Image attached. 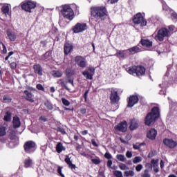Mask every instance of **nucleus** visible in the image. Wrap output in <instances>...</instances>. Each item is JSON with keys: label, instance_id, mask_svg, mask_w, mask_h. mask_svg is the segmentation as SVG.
Wrapping results in <instances>:
<instances>
[{"label": "nucleus", "instance_id": "obj_62", "mask_svg": "<svg viewBox=\"0 0 177 177\" xmlns=\"http://www.w3.org/2000/svg\"><path fill=\"white\" fill-rule=\"evenodd\" d=\"M160 168L162 169V168H164V161L163 160H160Z\"/></svg>", "mask_w": 177, "mask_h": 177}, {"label": "nucleus", "instance_id": "obj_41", "mask_svg": "<svg viewBox=\"0 0 177 177\" xmlns=\"http://www.w3.org/2000/svg\"><path fill=\"white\" fill-rule=\"evenodd\" d=\"M113 174L114 176H115V177H123L122 171H121L115 170V171H113Z\"/></svg>", "mask_w": 177, "mask_h": 177}, {"label": "nucleus", "instance_id": "obj_45", "mask_svg": "<svg viewBox=\"0 0 177 177\" xmlns=\"http://www.w3.org/2000/svg\"><path fill=\"white\" fill-rule=\"evenodd\" d=\"M151 164L153 167V168L156 167H158V160H151Z\"/></svg>", "mask_w": 177, "mask_h": 177}, {"label": "nucleus", "instance_id": "obj_6", "mask_svg": "<svg viewBox=\"0 0 177 177\" xmlns=\"http://www.w3.org/2000/svg\"><path fill=\"white\" fill-rule=\"evenodd\" d=\"M134 24H140L141 27H145L147 24V21L143 17V15L140 12L136 15L133 19Z\"/></svg>", "mask_w": 177, "mask_h": 177}, {"label": "nucleus", "instance_id": "obj_8", "mask_svg": "<svg viewBox=\"0 0 177 177\" xmlns=\"http://www.w3.org/2000/svg\"><path fill=\"white\" fill-rule=\"evenodd\" d=\"M76 64L81 68H85L86 67V59L81 55L76 56L75 58Z\"/></svg>", "mask_w": 177, "mask_h": 177}, {"label": "nucleus", "instance_id": "obj_50", "mask_svg": "<svg viewBox=\"0 0 177 177\" xmlns=\"http://www.w3.org/2000/svg\"><path fill=\"white\" fill-rule=\"evenodd\" d=\"M145 167L147 168V169H149V171H151V169H153V165H151V163H147L145 165Z\"/></svg>", "mask_w": 177, "mask_h": 177}, {"label": "nucleus", "instance_id": "obj_19", "mask_svg": "<svg viewBox=\"0 0 177 177\" xmlns=\"http://www.w3.org/2000/svg\"><path fill=\"white\" fill-rule=\"evenodd\" d=\"M140 44L145 48H151V46H153V41H150L149 39H142L140 40Z\"/></svg>", "mask_w": 177, "mask_h": 177}, {"label": "nucleus", "instance_id": "obj_35", "mask_svg": "<svg viewBox=\"0 0 177 177\" xmlns=\"http://www.w3.org/2000/svg\"><path fill=\"white\" fill-rule=\"evenodd\" d=\"M149 171L148 169H146L144 170V171L141 174V177H151V175L149 173Z\"/></svg>", "mask_w": 177, "mask_h": 177}, {"label": "nucleus", "instance_id": "obj_38", "mask_svg": "<svg viewBox=\"0 0 177 177\" xmlns=\"http://www.w3.org/2000/svg\"><path fill=\"white\" fill-rule=\"evenodd\" d=\"M6 135V127L3 126L0 127V136H5Z\"/></svg>", "mask_w": 177, "mask_h": 177}, {"label": "nucleus", "instance_id": "obj_12", "mask_svg": "<svg viewBox=\"0 0 177 177\" xmlns=\"http://www.w3.org/2000/svg\"><path fill=\"white\" fill-rule=\"evenodd\" d=\"M127 128L128 123L127 122V121L121 122L115 127V131H118L119 132H127Z\"/></svg>", "mask_w": 177, "mask_h": 177}, {"label": "nucleus", "instance_id": "obj_4", "mask_svg": "<svg viewBox=\"0 0 177 177\" xmlns=\"http://www.w3.org/2000/svg\"><path fill=\"white\" fill-rule=\"evenodd\" d=\"M168 37H169V30L165 28H162L158 31L157 35L155 36V39L156 41H160V42H162L164 38Z\"/></svg>", "mask_w": 177, "mask_h": 177}, {"label": "nucleus", "instance_id": "obj_51", "mask_svg": "<svg viewBox=\"0 0 177 177\" xmlns=\"http://www.w3.org/2000/svg\"><path fill=\"white\" fill-rule=\"evenodd\" d=\"M126 157H127V158H132V152L130 151H127L126 152Z\"/></svg>", "mask_w": 177, "mask_h": 177}, {"label": "nucleus", "instance_id": "obj_43", "mask_svg": "<svg viewBox=\"0 0 177 177\" xmlns=\"http://www.w3.org/2000/svg\"><path fill=\"white\" fill-rule=\"evenodd\" d=\"M5 103H10L12 102V98L9 97L8 95H4L3 97Z\"/></svg>", "mask_w": 177, "mask_h": 177}, {"label": "nucleus", "instance_id": "obj_32", "mask_svg": "<svg viewBox=\"0 0 177 177\" xmlns=\"http://www.w3.org/2000/svg\"><path fill=\"white\" fill-rule=\"evenodd\" d=\"M3 120L7 122L12 121V113L10 111H7L5 113Z\"/></svg>", "mask_w": 177, "mask_h": 177}, {"label": "nucleus", "instance_id": "obj_27", "mask_svg": "<svg viewBox=\"0 0 177 177\" xmlns=\"http://www.w3.org/2000/svg\"><path fill=\"white\" fill-rule=\"evenodd\" d=\"M9 138L11 140H14V142H19V137L16 136V131L13 130L10 131Z\"/></svg>", "mask_w": 177, "mask_h": 177}, {"label": "nucleus", "instance_id": "obj_9", "mask_svg": "<svg viewBox=\"0 0 177 177\" xmlns=\"http://www.w3.org/2000/svg\"><path fill=\"white\" fill-rule=\"evenodd\" d=\"M110 100L112 104H115L120 102V96L118 95V91L112 89L111 91Z\"/></svg>", "mask_w": 177, "mask_h": 177}, {"label": "nucleus", "instance_id": "obj_16", "mask_svg": "<svg viewBox=\"0 0 177 177\" xmlns=\"http://www.w3.org/2000/svg\"><path fill=\"white\" fill-rule=\"evenodd\" d=\"M146 73V68L141 66H136V74L137 77H140V75H145Z\"/></svg>", "mask_w": 177, "mask_h": 177}, {"label": "nucleus", "instance_id": "obj_55", "mask_svg": "<svg viewBox=\"0 0 177 177\" xmlns=\"http://www.w3.org/2000/svg\"><path fill=\"white\" fill-rule=\"evenodd\" d=\"M171 19H175L176 20H177V14L176 12H171Z\"/></svg>", "mask_w": 177, "mask_h": 177}, {"label": "nucleus", "instance_id": "obj_52", "mask_svg": "<svg viewBox=\"0 0 177 177\" xmlns=\"http://www.w3.org/2000/svg\"><path fill=\"white\" fill-rule=\"evenodd\" d=\"M91 161L92 162H93V164H95L96 165L100 164V160L99 159H91Z\"/></svg>", "mask_w": 177, "mask_h": 177}, {"label": "nucleus", "instance_id": "obj_18", "mask_svg": "<svg viewBox=\"0 0 177 177\" xmlns=\"http://www.w3.org/2000/svg\"><path fill=\"white\" fill-rule=\"evenodd\" d=\"M12 124H13V128H15V129L17 128H20V127L21 126V122H20V118L17 116L13 117Z\"/></svg>", "mask_w": 177, "mask_h": 177}, {"label": "nucleus", "instance_id": "obj_25", "mask_svg": "<svg viewBox=\"0 0 177 177\" xmlns=\"http://www.w3.org/2000/svg\"><path fill=\"white\" fill-rule=\"evenodd\" d=\"M57 84L61 85L62 88L66 89V91H70V88L67 86V82H65L64 80L60 79L57 81Z\"/></svg>", "mask_w": 177, "mask_h": 177}, {"label": "nucleus", "instance_id": "obj_2", "mask_svg": "<svg viewBox=\"0 0 177 177\" xmlns=\"http://www.w3.org/2000/svg\"><path fill=\"white\" fill-rule=\"evenodd\" d=\"M107 10L106 7H96L91 8V16L97 19V20H103L107 17Z\"/></svg>", "mask_w": 177, "mask_h": 177}, {"label": "nucleus", "instance_id": "obj_42", "mask_svg": "<svg viewBox=\"0 0 177 177\" xmlns=\"http://www.w3.org/2000/svg\"><path fill=\"white\" fill-rule=\"evenodd\" d=\"M142 161V157L140 156H136L133 160V164H138L139 162H141Z\"/></svg>", "mask_w": 177, "mask_h": 177}, {"label": "nucleus", "instance_id": "obj_5", "mask_svg": "<svg viewBox=\"0 0 177 177\" xmlns=\"http://www.w3.org/2000/svg\"><path fill=\"white\" fill-rule=\"evenodd\" d=\"M35 147H37L35 142L31 140L27 141L24 145L25 153L29 154L35 151Z\"/></svg>", "mask_w": 177, "mask_h": 177}, {"label": "nucleus", "instance_id": "obj_1", "mask_svg": "<svg viewBox=\"0 0 177 177\" xmlns=\"http://www.w3.org/2000/svg\"><path fill=\"white\" fill-rule=\"evenodd\" d=\"M160 118V108L154 106L151 109V111L149 112L145 119V125H153L156 122V120Z\"/></svg>", "mask_w": 177, "mask_h": 177}, {"label": "nucleus", "instance_id": "obj_60", "mask_svg": "<svg viewBox=\"0 0 177 177\" xmlns=\"http://www.w3.org/2000/svg\"><path fill=\"white\" fill-rule=\"evenodd\" d=\"M3 46V53H6L7 50H6V46H5V44H2Z\"/></svg>", "mask_w": 177, "mask_h": 177}, {"label": "nucleus", "instance_id": "obj_40", "mask_svg": "<svg viewBox=\"0 0 177 177\" xmlns=\"http://www.w3.org/2000/svg\"><path fill=\"white\" fill-rule=\"evenodd\" d=\"M44 106H46L48 110H53V105L49 101L46 102Z\"/></svg>", "mask_w": 177, "mask_h": 177}, {"label": "nucleus", "instance_id": "obj_31", "mask_svg": "<svg viewBox=\"0 0 177 177\" xmlns=\"http://www.w3.org/2000/svg\"><path fill=\"white\" fill-rule=\"evenodd\" d=\"M9 10H10V8H9V6L8 5H4L1 8V12L2 13H3V15H5L6 17L9 15Z\"/></svg>", "mask_w": 177, "mask_h": 177}, {"label": "nucleus", "instance_id": "obj_36", "mask_svg": "<svg viewBox=\"0 0 177 177\" xmlns=\"http://www.w3.org/2000/svg\"><path fill=\"white\" fill-rule=\"evenodd\" d=\"M145 145H146V144H145V143L133 144V149H134V150H140V147H142V146H143Z\"/></svg>", "mask_w": 177, "mask_h": 177}, {"label": "nucleus", "instance_id": "obj_39", "mask_svg": "<svg viewBox=\"0 0 177 177\" xmlns=\"http://www.w3.org/2000/svg\"><path fill=\"white\" fill-rule=\"evenodd\" d=\"M129 74H136V66L127 68Z\"/></svg>", "mask_w": 177, "mask_h": 177}, {"label": "nucleus", "instance_id": "obj_56", "mask_svg": "<svg viewBox=\"0 0 177 177\" xmlns=\"http://www.w3.org/2000/svg\"><path fill=\"white\" fill-rule=\"evenodd\" d=\"M57 172H58V174H59V175H61L62 177H64V175L63 174H62V167H58Z\"/></svg>", "mask_w": 177, "mask_h": 177}, {"label": "nucleus", "instance_id": "obj_49", "mask_svg": "<svg viewBox=\"0 0 177 177\" xmlns=\"http://www.w3.org/2000/svg\"><path fill=\"white\" fill-rule=\"evenodd\" d=\"M36 88L39 91H45V88H44V86H42V84H37Z\"/></svg>", "mask_w": 177, "mask_h": 177}, {"label": "nucleus", "instance_id": "obj_30", "mask_svg": "<svg viewBox=\"0 0 177 177\" xmlns=\"http://www.w3.org/2000/svg\"><path fill=\"white\" fill-rule=\"evenodd\" d=\"M65 162L68 165L69 168H71V169H75V165L73 164V162H71V160L68 156H66L65 158Z\"/></svg>", "mask_w": 177, "mask_h": 177}, {"label": "nucleus", "instance_id": "obj_11", "mask_svg": "<svg viewBox=\"0 0 177 177\" xmlns=\"http://www.w3.org/2000/svg\"><path fill=\"white\" fill-rule=\"evenodd\" d=\"M93 74H95V68L93 67H88V71L82 72V75L86 80H93Z\"/></svg>", "mask_w": 177, "mask_h": 177}, {"label": "nucleus", "instance_id": "obj_59", "mask_svg": "<svg viewBox=\"0 0 177 177\" xmlns=\"http://www.w3.org/2000/svg\"><path fill=\"white\" fill-rule=\"evenodd\" d=\"M91 143L93 145V146H95V147H97V144L96 143V141H95V140H91Z\"/></svg>", "mask_w": 177, "mask_h": 177}, {"label": "nucleus", "instance_id": "obj_58", "mask_svg": "<svg viewBox=\"0 0 177 177\" xmlns=\"http://www.w3.org/2000/svg\"><path fill=\"white\" fill-rule=\"evenodd\" d=\"M153 171L156 174H158V172L160 171V169H158V166L153 167Z\"/></svg>", "mask_w": 177, "mask_h": 177}, {"label": "nucleus", "instance_id": "obj_7", "mask_svg": "<svg viewBox=\"0 0 177 177\" xmlns=\"http://www.w3.org/2000/svg\"><path fill=\"white\" fill-rule=\"evenodd\" d=\"M37 3L32 1H28L21 5V8L26 12H31V9H35Z\"/></svg>", "mask_w": 177, "mask_h": 177}, {"label": "nucleus", "instance_id": "obj_29", "mask_svg": "<svg viewBox=\"0 0 177 177\" xmlns=\"http://www.w3.org/2000/svg\"><path fill=\"white\" fill-rule=\"evenodd\" d=\"M51 74L55 78H60L63 77V72L61 71H53Z\"/></svg>", "mask_w": 177, "mask_h": 177}, {"label": "nucleus", "instance_id": "obj_14", "mask_svg": "<svg viewBox=\"0 0 177 177\" xmlns=\"http://www.w3.org/2000/svg\"><path fill=\"white\" fill-rule=\"evenodd\" d=\"M163 143H164V145H165V146H167V147H169L170 149H174V147H176V146H177L176 142L172 139H167L166 138L163 140Z\"/></svg>", "mask_w": 177, "mask_h": 177}, {"label": "nucleus", "instance_id": "obj_53", "mask_svg": "<svg viewBox=\"0 0 177 177\" xmlns=\"http://www.w3.org/2000/svg\"><path fill=\"white\" fill-rule=\"evenodd\" d=\"M10 67H11L12 70H15L16 68V67H17V64H16V62H12L10 64Z\"/></svg>", "mask_w": 177, "mask_h": 177}, {"label": "nucleus", "instance_id": "obj_57", "mask_svg": "<svg viewBox=\"0 0 177 177\" xmlns=\"http://www.w3.org/2000/svg\"><path fill=\"white\" fill-rule=\"evenodd\" d=\"M39 120H40V121H43L44 122H46V121L47 120L45 116H41L39 118Z\"/></svg>", "mask_w": 177, "mask_h": 177}, {"label": "nucleus", "instance_id": "obj_23", "mask_svg": "<svg viewBox=\"0 0 177 177\" xmlns=\"http://www.w3.org/2000/svg\"><path fill=\"white\" fill-rule=\"evenodd\" d=\"M24 93L26 95V100H28V102H30V103H34V99H32V94L31 93V92L25 90L24 91Z\"/></svg>", "mask_w": 177, "mask_h": 177}, {"label": "nucleus", "instance_id": "obj_21", "mask_svg": "<svg viewBox=\"0 0 177 177\" xmlns=\"http://www.w3.org/2000/svg\"><path fill=\"white\" fill-rule=\"evenodd\" d=\"M139 127V121L136 119H132L130 124L131 131H135Z\"/></svg>", "mask_w": 177, "mask_h": 177}, {"label": "nucleus", "instance_id": "obj_61", "mask_svg": "<svg viewBox=\"0 0 177 177\" xmlns=\"http://www.w3.org/2000/svg\"><path fill=\"white\" fill-rule=\"evenodd\" d=\"M88 91L87 90L85 93H84V97L85 99V100H86L87 97H88Z\"/></svg>", "mask_w": 177, "mask_h": 177}, {"label": "nucleus", "instance_id": "obj_47", "mask_svg": "<svg viewBox=\"0 0 177 177\" xmlns=\"http://www.w3.org/2000/svg\"><path fill=\"white\" fill-rule=\"evenodd\" d=\"M104 157L107 160H111V158H113V156H111V153H109V152L105 153Z\"/></svg>", "mask_w": 177, "mask_h": 177}, {"label": "nucleus", "instance_id": "obj_37", "mask_svg": "<svg viewBox=\"0 0 177 177\" xmlns=\"http://www.w3.org/2000/svg\"><path fill=\"white\" fill-rule=\"evenodd\" d=\"M134 176H135V171H133V170L124 171V176L126 177Z\"/></svg>", "mask_w": 177, "mask_h": 177}, {"label": "nucleus", "instance_id": "obj_10", "mask_svg": "<svg viewBox=\"0 0 177 177\" xmlns=\"http://www.w3.org/2000/svg\"><path fill=\"white\" fill-rule=\"evenodd\" d=\"M86 24L77 23L73 28V32L77 34L78 32H82L86 30Z\"/></svg>", "mask_w": 177, "mask_h": 177}, {"label": "nucleus", "instance_id": "obj_28", "mask_svg": "<svg viewBox=\"0 0 177 177\" xmlns=\"http://www.w3.org/2000/svg\"><path fill=\"white\" fill-rule=\"evenodd\" d=\"M128 50H129V53H131V55H135V53H138L140 52V48L139 47H138L137 46H136L131 48H129L127 50V51Z\"/></svg>", "mask_w": 177, "mask_h": 177}, {"label": "nucleus", "instance_id": "obj_34", "mask_svg": "<svg viewBox=\"0 0 177 177\" xmlns=\"http://www.w3.org/2000/svg\"><path fill=\"white\" fill-rule=\"evenodd\" d=\"M116 158L117 160H118V161H120L121 162H124L127 160V158H125V156L123 154H118L116 156Z\"/></svg>", "mask_w": 177, "mask_h": 177}, {"label": "nucleus", "instance_id": "obj_54", "mask_svg": "<svg viewBox=\"0 0 177 177\" xmlns=\"http://www.w3.org/2000/svg\"><path fill=\"white\" fill-rule=\"evenodd\" d=\"M106 165L108 168H111V165H113V161L111 159L107 161Z\"/></svg>", "mask_w": 177, "mask_h": 177}, {"label": "nucleus", "instance_id": "obj_64", "mask_svg": "<svg viewBox=\"0 0 177 177\" xmlns=\"http://www.w3.org/2000/svg\"><path fill=\"white\" fill-rule=\"evenodd\" d=\"M82 135H88V130H84L83 131H82Z\"/></svg>", "mask_w": 177, "mask_h": 177}, {"label": "nucleus", "instance_id": "obj_20", "mask_svg": "<svg viewBox=\"0 0 177 177\" xmlns=\"http://www.w3.org/2000/svg\"><path fill=\"white\" fill-rule=\"evenodd\" d=\"M73 49H74V46H73V44L66 43L64 45V53L65 55H68V53H71V52H73Z\"/></svg>", "mask_w": 177, "mask_h": 177}, {"label": "nucleus", "instance_id": "obj_15", "mask_svg": "<svg viewBox=\"0 0 177 177\" xmlns=\"http://www.w3.org/2000/svg\"><path fill=\"white\" fill-rule=\"evenodd\" d=\"M127 50H117L116 53L114 56H116L120 59H124L127 57Z\"/></svg>", "mask_w": 177, "mask_h": 177}, {"label": "nucleus", "instance_id": "obj_63", "mask_svg": "<svg viewBox=\"0 0 177 177\" xmlns=\"http://www.w3.org/2000/svg\"><path fill=\"white\" fill-rule=\"evenodd\" d=\"M80 112H81L82 114H85V113H86V109H82L80 110Z\"/></svg>", "mask_w": 177, "mask_h": 177}, {"label": "nucleus", "instance_id": "obj_22", "mask_svg": "<svg viewBox=\"0 0 177 177\" xmlns=\"http://www.w3.org/2000/svg\"><path fill=\"white\" fill-rule=\"evenodd\" d=\"M34 71L36 74H38V75H42V67H41V65L36 64L33 66Z\"/></svg>", "mask_w": 177, "mask_h": 177}, {"label": "nucleus", "instance_id": "obj_17", "mask_svg": "<svg viewBox=\"0 0 177 177\" xmlns=\"http://www.w3.org/2000/svg\"><path fill=\"white\" fill-rule=\"evenodd\" d=\"M147 136L148 139H151V140H154V139H156V136H157V130L154 129H151L147 132Z\"/></svg>", "mask_w": 177, "mask_h": 177}, {"label": "nucleus", "instance_id": "obj_33", "mask_svg": "<svg viewBox=\"0 0 177 177\" xmlns=\"http://www.w3.org/2000/svg\"><path fill=\"white\" fill-rule=\"evenodd\" d=\"M24 164H25V168H30V167L32 165V160L30 158L26 159Z\"/></svg>", "mask_w": 177, "mask_h": 177}, {"label": "nucleus", "instance_id": "obj_3", "mask_svg": "<svg viewBox=\"0 0 177 177\" xmlns=\"http://www.w3.org/2000/svg\"><path fill=\"white\" fill-rule=\"evenodd\" d=\"M61 13H62L64 17L68 19V20H73V19H74V11L70 8V6H64Z\"/></svg>", "mask_w": 177, "mask_h": 177}, {"label": "nucleus", "instance_id": "obj_24", "mask_svg": "<svg viewBox=\"0 0 177 177\" xmlns=\"http://www.w3.org/2000/svg\"><path fill=\"white\" fill-rule=\"evenodd\" d=\"M65 150H66V147H64V146H63V143L58 142L57 144V145H56V151H57V153L60 154V153H62V151H64Z\"/></svg>", "mask_w": 177, "mask_h": 177}, {"label": "nucleus", "instance_id": "obj_44", "mask_svg": "<svg viewBox=\"0 0 177 177\" xmlns=\"http://www.w3.org/2000/svg\"><path fill=\"white\" fill-rule=\"evenodd\" d=\"M62 104H64V106H66L67 107H68V106H70V102L67 99L62 97Z\"/></svg>", "mask_w": 177, "mask_h": 177}, {"label": "nucleus", "instance_id": "obj_13", "mask_svg": "<svg viewBox=\"0 0 177 177\" xmlns=\"http://www.w3.org/2000/svg\"><path fill=\"white\" fill-rule=\"evenodd\" d=\"M139 102V97L138 95L130 96L128 101L127 107H133L134 104H138Z\"/></svg>", "mask_w": 177, "mask_h": 177}, {"label": "nucleus", "instance_id": "obj_48", "mask_svg": "<svg viewBox=\"0 0 177 177\" xmlns=\"http://www.w3.org/2000/svg\"><path fill=\"white\" fill-rule=\"evenodd\" d=\"M119 168L122 169V171H125V169H128V167L125 164H121L119 165Z\"/></svg>", "mask_w": 177, "mask_h": 177}, {"label": "nucleus", "instance_id": "obj_26", "mask_svg": "<svg viewBox=\"0 0 177 177\" xmlns=\"http://www.w3.org/2000/svg\"><path fill=\"white\" fill-rule=\"evenodd\" d=\"M7 35L8 37V39H10V41L14 42V41H16V35L15 34V32H11L9 30H7Z\"/></svg>", "mask_w": 177, "mask_h": 177}, {"label": "nucleus", "instance_id": "obj_46", "mask_svg": "<svg viewBox=\"0 0 177 177\" xmlns=\"http://www.w3.org/2000/svg\"><path fill=\"white\" fill-rule=\"evenodd\" d=\"M142 169H143V165H142L141 164H139L136 167V171L137 172H140Z\"/></svg>", "mask_w": 177, "mask_h": 177}]
</instances>
